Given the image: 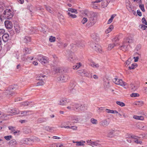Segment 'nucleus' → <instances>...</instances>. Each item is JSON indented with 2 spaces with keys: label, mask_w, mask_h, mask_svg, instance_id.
I'll return each mask as SVG.
<instances>
[{
  "label": "nucleus",
  "mask_w": 147,
  "mask_h": 147,
  "mask_svg": "<svg viewBox=\"0 0 147 147\" xmlns=\"http://www.w3.org/2000/svg\"><path fill=\"white\" fill-rule=\"evenodd\" d=\"M134 42L133 38L131 36L125 38L122 45L120 46L119 49L123 51H127L130 47V44Z\"/></svg>",
  "instance_id": "1"
},
{
  "label": "nucleus",
  "mask_w": 147,
  "mask_h": 147,
  "mask_svg": "<svg viewBox=\"0 0 147 147\" xmlns=\"http://www.w3.org/2000/svg\"><path fill=\"white\" fill-rule=\"evenodd\" d=\"M13 16V12L9 9L5 10L2 15H0V20L2 21L4 19H10Z\"/></svg>",
  "instance_id": "2"
},
{
  "label": "nucleus",
  "mask_w": 147,
  "mask_h": 147,
  "mask_svg": "<svg viewBox=\"0 0 147 147\" xmlns=\"http://www.w3.org/2000/svg\"><path fill=\"white\" fill-rule=\"evenodd\" d=\"M77 74L81 76H85L88 78H92V73L88 70L86 69H82L77 71Z\"/></svg>",
  "instance_id": "3"
},
{
  "label": "nucleus",
  "mask_w": 147,
  "mask_h": 147,
  "mask_svg": "<svg viewBox=\"0 0 147 147\" xmlns=\"http://www.w3.org/2000/svg\"><path fill=\"white\" fill-rule=\"evenodd\" d=\"M97 20V16L96 13H92L91 15L88 20L89 25L92 26L94 25L96 22Z\"/></svg>",
  "instance_id": "4"
},
{
  "label": "nucleus",
  "mask_w": 147,
  "mask_h": 147,
  "mask_svg": "<svg viewBox=\"0 0 147 147\" xmlns=\"http://www.w3.org/2000/svg\"><path fill=\"white\" fill-rule=\"evenodd\" d=\"M38 59L42 64L47 63L49 61L47 57L42 55H40L38 56Z\"/></svg>",
  "instance_id": "5"
},
{
  "label": "nucleus",
  "mask_w": 147,
  "mask_h": 147,
  "mask_svg": "<svg viewBox=\"0 0 147 147\" xmlns=\"http://www.w3.org/2000/svg\"><path fill=\"white\" fill-rule=\"evenodd\" d=\"M138 138L136 136H132L131 137V138L127 139V141L128 142L131 143V141L133 140L137 144H141L142 142L141 141L139 140H138Z\"/></svg>",
  "instance_id": "6"
},
{
  "label": "nucleus",
  "mask_w": 147,
  "mask_h": 147,
  "mask_svg": "<svg viewBox=\"0 0 147 147\" xmlns=\"http://www.w3.org/2000/svg\"><path fill=\"white\" fill-rule=\"evenodd\" d=\"M69 78V77L68 75L66 74H64L58 77L57 80L62 82H65L67 81Z\"/></svg>",
  "instance_id": "7"
},
{
  "label": "nucleus",
  "mask_w": 147,
  "mask_h": 147,
  "mask_svg": "<svg viewBox=\"0 0 147 147\" xmlns=\"http://www.w3.org/2000/svg\"><path fill=\"white\" fill-rule=\"evenodd\" d=\"M113 82L116 84L123 86L125 85V83L122 80L118 78H115L113 79Z\"/></svg>",
  "instance_id": "8"
},
{
  "label": "nucleus",
  "mask_w": 147,
  "mask_h": 147,
  "mask_svg": "<svg viewBox=\"0 0 147 147\" xmlns=\"http://www.w3.org/2000/svg\"><path fill=\"white\" fill-rule=\"evenodd\" d=\"M92 49L97 52L101 53L102 52V48L98 44H94L91 45Z\"/></svg>",
  "instance_id": "9"
},
{
  "label": "nucleus",
  "mask_w": 147,
  "mask_h": 147,
  "mask_svg": "<svg viewBox=\"0 0 147 147\" xmlns=\"http://www.w3.org/2000/svg\"><path fill=\"white\" fill-rule=\"evenodd\" d=\"M82 120V116H81L74 115L71 117V120L74 123H77L78 121Z\"/></svg>",
  "instance_id": "10"
},
{
  "label": "nucleus",
  "mask_w": 147,
  "mask_h": 147,
  "mask_svg": "<svg viewBox=\"0 0 147 147\" xmlns=\"http://www.w3.org/2000/svg\"><path fill=\"white\" fill-rule=\"evenodd\" d=\"M77 106V104L71 102L70 105L67 107V108L69 111L76 110Z\"/></svg>",
  "instance_id": "11"
},
{
  "label": "nucleus",
  "mask_w": 147,
  "mask_h": 147,
  "mask_svg": "<svg viewBox=\"0 0 147 147\" xmlns=\"http://www.w3.org/2000/svg\"><path fill=\"white\" fill-rule=\"evenodd\" d=\"M109 124V122L108 119H105L100 121L99 123L100 125L104 127H106Z\"/></svg>",
  "instance_id": "12"
},
{
  "label": "nucleus",
  "mask_w": 147,
  "mask_h": 147,
  "mask_svg": "<svg viewBox=\"0 0 147 147\" xmlns=\"http://www.w3.org/2000/svg\"><path fill=\"white\" fill-rule=\"evenodd\" d=\"M5 25L6 28L8 29H11L13 27V24L9 20L5 21Z\"/></svg>",
  "instance_id": "13"
},
{
  "label": "nucleus",
  "mask_w": 147,
  "mask_h": 147,
  "mask_svg": "<svg viewBox=\"0 0 147 147\" xmlns=\"http://www.w3.org/2000/svg\"><path fill=\"white\" fill-rule=\"evenodd\" d=\"M76 110L78 111H84L86 110L87 108L84 105L77 104Z\"/></svg>",
  "instance_id": "14"
},
{
  "label": "nucleus",
  "mask_w": 147,
  "mask_h": 147,
  "mask_svg": "<svg viewBox=\"0 0 147 147\" xmlns=\"http://www.w3.org/2000/svg\"><path fill=\"white\" fill-rule=\"evenodd\" d=\"M112 0H102L101 4L102 7L103 8L106 7L109 3Z\"/></svg>",
  "instance_id": "15"
},
{
  "label": "nucleus",
  "mask_w": 147,
  "mask_h": 147,
  "mask_svg": "<svg viewBox=\"0 0 147 147\" xmlns=\"http://www.w3.org/2000/svg\"><path fill=\"white\" fill-rule=\"evenodd\" d=\"M68 100L65 98L61 99L59 100V104L62 106L64 105H65L66 102H69Z\"/></svg>",
  "instance_id": "16"
},
{
  "label": "nucleus",
  "mask_w": 147,
  "mask_h": 147,
  "mask_svg": "<svg viewBox=\"0 0 147 147\" xmlns=\"http://www.w3.org/2000/svg\"><path fill=\"white\" fill-rule=\"evenodd\" d=\"M14 28L15 32L17 33H20L22 30V27L18 25H15Z\"/></svg>",
  "instance_id": "17"
},
{
  "label": "nucleus",
  "mask_w": 147,
  "mask_h": 147,
  "mask_svg": "<svg viewBox=\"0 0 147 147\" xmlns=\"http://www.w3.org/2000/svg\"><path fill=\"white\" fill-rule=\"evenodd\" d=\"M102 1V0H96L95 1L92 2V5L93 7L95 9L98 8V5L97 3L101 2Z\"/></svg>",
  "instance_id": "18"
},
{
  "label": "nucleus",
  "mask_w": 147,
  "mask_h": 147,
  "mask_svg": "<svg viewBox=\"0 0 147 147\" xmlns=\"http://www.w3.org/2000/svg\"><path fill=\"white\" fill-rule=\"evenodd\" d=\"M9 38V35L7 34H4L2 36V39L4 42L7 41Z\"/></svg>",
  "instance_id": "19"
},
{
  "label": "nucleus",
  "mask_w": 147,
  "mask_h": 147,
  "mask_svg": "<svg viewBox=\"0 0 147 147\" xmlns=\"http://www.w3.org/2000/svg\"><path fill=\"white\" fill-rule=\"evenodd\" d=\"M139 86L135 84H130L131 88L133 91L136 90L138 88Z\"/></svg>",
  "instance_id": "20"
},
{
  "label": "nucleus",
  "mask_w": 147,
  "mask_h": 147,
  "mask_svg": "<svg viewBox=\"0 0 147 147\" xmlns=\"http://www.w3.org/2000/svg\"><path fill=\"white\" fill-rule=\"evenodd\" d=\"M9 129L11 131V133H13L15 135L16 133L18 132L19 131H15V127L12 126H9L8 127Z\"/></svg>",
  "instance_id": "21"
},
{
  "label": "nucleus",
  "mask_w": 147,
  "mask_h": 147,
  "mask_svg": "<svg viewBox=\"0 0 147 147\" xmlns=\"http://www.w3.org/2000/svg\"><path fill=\"white\" fill-rule=\"evenodd\" d=\"M98 142V141L93 142L91 146L93 147H100V144Z\"/></svg>",
  "instance_id": "22"
},
{
  "label": "nucleus",
  "mask_w": 147,
  "mask_h": 147,
  "mask_svg": "<svg viewBox=\"0 0 147 147\" xmlns=\"http://www.w3.org/2000/svg\"><path fill=\"white\" fill-rule=\"evenodd\" d=\"M31 140V139L30 138H24L22 140V143L26 144H28L29 143V142Z\"/></svg>",
  "instance_id": "23"
},
{
  "label": "nucleus",
  "mask_w": 147,
  "mask_h": 147,
  "mask_svg": "<svg viewBox=\"0 0 147 147\" xmlns=\"http://www.w3.org/2000/svg\"><path fill=\"white\" fill-rule=\"evenodd\" d=\"M10 112L13 115L18 114L20 113V111L19 110L16 108H14L13 109L11 110V111Z\"/></svg>",
  "instance_id": "24"
},
{
  "label": "nucleus",
  "mask_w": 147,
  "mask_h": 147,
  "mask_svg": "<svg viewBox=\"0 0 147 147\" xmlns=\"http://www.w3.org/2000/svg\"><path fill=\"white\" fill-rule=\"evenodd\" d=\"M30 111H20V113L18 114L20 115L23 116L28 115L29 112H30Z\"/></svg>",
  "instance_id": "25"
},
{
  "label": "nucleus",
  "mask_w": 147,
  "mask_h": 147,
  "mask_svg": "<svg viewBox=\"0 0 147 147\" xmlns=\"http://www.w3.org/2000/svg\"><path fill=\"white\" fill-rule=\"evenodd\" d=\"M76 59V57H73L72 56H70L68 58V61L73 63L75 62Z\"/></svg>",
  "instance_id": "26"
},
{
  "label": "nucleus",
  "mask_w": 147,
  "mask_h": 147,
  "mask_svg": "<svg viewBox=\"0 0 147 147\" xmlns=\"http://www.w3.org/2000/svg\"><path fill=\"white\" fill-rule=\"evenodd\" d=\"M127 8L129 11L131 12L132 11L131 5H130L129 1H128L126 3Z\"/></svg>",
  "instance_id": "27"
},
{
  "label": "nucleus",
  "mask_w": 147,
  "mask_h": 147,
  "mask_svg": "<svg viewBox=\"0 0 147 147\" xmlns=\"http://www.w3.org/2000/svg\"><path fill=\"white\" fill-rule=\"evenodd\" d=\"M106 111L108 113H113V114H115V113H118V112L116 110H111L108 109H106Z\"/></svg>",
  "instance_id": "28"
},
{
  "label": "nucleus",
  "mask_w": 147,
  "mask_h": 147,
  "mask_svg": "<svg viewBox=\"0 0 147 147\" xmlns=\"http://www.w3.org/2000/svg\"><path fill=\"white\" fill-rule=\"evenodd\" d=\"M114 28L113 26L111 25L109 26V27L105 31V32L106 34H108L110 32H111Z\"/></svg>",
  "instance_id": "29"
},
{
  "label": "nucleus",
  "mask_w": 147,
  "mask_h": 147,
  "mask_svg": "<svg viewBox=\"0 0 147 147\" xmlns=\"http://www.w3.org/2000/svg\"><path fill=\"white\" fill-rule=\"evenodd\" d=\"M133 117L136 120H143L144 119V117L142 116H138L137 115H134Z\"/></svg>",
  "instance_id": "30"
},
{
  "label": "nucleus",
  "mask_w": 147,
  "mask_h": 147,
  "mask_svg": "<svg viewBox=\"0 0 147 147\" xmlns=\"http://www.w3.org/2000/svg\"><path fill=\"white\" fill-rule=\"evenodd\" d=\"M82 66V64L80 63H76L75 65L73 66V69H77Z\"/></svg>",
  "instance_id": "31"
},
{
  "label": "nucleus",
  "mask_w": 147,
  "mask_h": 147,
  "mask_svg": "<svg viewBox=\"0 0 147 147\" xmlns=\"http://www.w3.org/2000/svg\"><path fill=\"white\" fill-rule=\"evenodd\" d=\"M76 142L77 146H83L85 142L84 141L81 140L80 142Z\"/></svg>",
  "instance_id": "32"
},
{
  "label": "nucleus",
  "mask_w": 147,
  "mask_h": 147,
  "mask_svg": "<svg viewBox=\"0 0 147 147\" xmlns=\"http://www.w3.org/2000/svg\"><path fill=\"white\" fill-rule=\"evenodd\" d=\"M116 14H114L111 15V18L108 20L107 22V24H109L111 23L114 18L116 16Z\"/></svg>",
  "instance_id": "33"
},
{
  "label": "nucleus",
  "mask_w": 147,
  "mask_h": 147,
  "mask_svg": "<svg viewBox=\"0 0 147 147\" xmlns=\"http://www.w3.org/2000/svg\"><path fill=\"white\" fill-rule=\"evenodd\" d=\"M89 65L94 68H98L99 67V65L98 64L94 62L92 63H88Z\"/></svg>",
  "instance_id": "34"
},
{
  "label": "nucleus",
  "mask_w": 147,
  "mask_h": 147,
  "mask_svg": "<svg viewBox=\"0 0 147 147\" xmlns=\"http://www.w3.org/2000/svg\"><path fill=\"white\" fill-rule=\"evenodd\" d=\"M116 45L115 43H112L109 44L107 48V49L108 50H110L113 48Z\"/></svg>",
  "instance_id": "35"
},
{
  "label": "nucleus",
  "mask_w": 147,
  "mask_h": 147,
  "mask_svg": "<svg viewBox=\"0 0 147 147\" xmlns=\"http://www.w3.org/2000/svg\"><path fill=\"white\" fill-rule=\"evenodd\" d=\"M31 40L30 38L28 36H26L24 39V41L25 42L27 43L30 42Z\"/></svg>",
  "instance_id": "36"
},
{
  "label": "nucleus",
  "mask_w": 147,
  "mask_h": 147,
  "mask_svg": "<svg viewBox=\"0 0 147 147\" xmlns=\"http://www.w3.org/2000/svg\"><path fill=\"white\" fill-rule=\"evenodd\" d=\"M116 104L121 107H123L125 106V104L122 102L119 101H117L116 102Z\"/></svg>",
  "instance_id": "37"
},
{
  "label": "nucleus",
  "mask_w": 147,
  "mask_h": 147,
  "mask_svg": "<svg viewBox=\"0 0 147 147\" xmlns=\"http://www.w3.org/2000/svg\"><path fill=\"white\" fill-rule=\"evenodd\" d=\"M47 119L46 118H40L38 120V121L39 123H42L46 122Z\"/></svg>",
  "instance_id": "38"
},
{
  "label": "nucleus",
  "mask_w": 147,
  "mask_h": 147,
  "mask_svg": "<svg viewBox=\"0 0 147 147\" xmlns=\"http://www.w3.org/2000/svg\"><path fill=\"white\" fill-rule=\"evenodd\" d=\"M137 65L136 63H133L131 65V66L129 67V69H134L135 68L137 67Z\"/></svg>",
  "instance_id": "39"
},
{
  "label": "nucleus",
  "mask_w": 147,
  "mask_h": 147,
  "mask_svg": "<svg viewBox=\"0 0 147 147\" xmlns=\"http://www.w3.org/2000/svg\"><path fill=\"white\" fill-rule=\"evenodd\" d=\"M46 76L45 75L43 74H40L37 76L36 77V79L42 80V78H44Z\"/></svg>",
  "instance_id": "40"
},
{
  "label": "nucleus",
  "mask_w": 147,
  "mask_h": 147,
  "mask_svg": "<svg viewBox=\"0 0 147 147\" xmlns=\"http://www.w3.org/2000/svg\"><path fill=\"white\" fill-rule=\"evenodd\" d=\"M115 131L113 130L111 131L108 133V136L109 137H112L113 136V134Z\"/></svg>",
  "instance_id": "41"
},
{
  "label": "nucleus",
  "mask_w": 147,
  "mask_h": 147,
  "mask_svg": "<svg viewBox=\"0 0 147 147\" xmlns=\"http://www.w3.org/2000/svg\"><path fill=\"white\" fill-rule=\"evenodd\" d=\"M68 11L72 13H74L76 14L78 13L77 10L71 8H69L68 9Z\"/></svg>",
  "instance_id": "42"
},
{
  "label": "nucleus",
  "mask_w": 147,
  "mask_h": 147,
  "mask_svg": "<svg viewBox=\"0 0 147 147\" xmlns=\"http://www.w3.org/2000/svg\"><path fill=\"white\" fill-rule=\"evenodd\" d=\"M24 50L26 53L28 54L30 53L32 51V50L31 49L27 48H25Z\"/></svg>",
  "instance_id": "43"
},
{
  "label": "nucleus",
  "mask_w": 147,
  "mask_h": 147,
  "mask_svg": "<svg viewBox=\"0 0 147 147\" xmlns=\"http://www.w3.org/2000/svg\"><path fill=\"white\" fill-rule=\"evenodd\" d=\"M41 80L39 82H38L36 84V86H42L44 85L45 84V82L42 80Z\"/></svg>",
  "instance_id": "44"
},
{
  "label": "nucleus",
  "mask_w": 147,
  "mask_h": 147,
  "mask_svg": "<svg viewBox=\"0 0 147 147\" xmlns=\"http://www.w3.org/2000/svg\"><path fill=\"white\" fill-rule=\"evenodd\" d=\"M90 121L92 124H96L97 123V120L94 118L91 119Z\"/></svg>",
  "instance_id": "45"
},
{
  "label": "nucleus",
  "mask_w": 147,
  "mask_h": 147,
  "mask_svg": "<svg viewBox=\"0 0 147 147\" xmlns=\"http://www.w3.org/2000/svg\"><path fill=\"white\" fill-rule=\"evenodd\" d=\"M56 127H50L49 129V132H53L56 131Z\"/></svg>",
  "instance_id": "46"
},
{
  "label": "nucleus",
  "mask_w": 147,
  "mask_h": 147,
  "mask_svg": "<svg viewBox=\"0 0 147 147\" xmlns=\"http://www.w3.org/2000/svg\"><path fill=\"white\" fill-rule=\"evenodd\" d=\"M131 59L130 58H129L125 62V65L127 66L129 64H130L131 61Z\"/></svg>",
  "instance_id": "47"
},
{
  "label": "nucleus",
  "mask_w": 147,
  "mask_h": 147,
  "mask_svg": "<svg viewBox=\"0 0 147 147\" xmlns=\"http://www.w3.org/2000/svg\"><path fill=\"white\" fill-rule=\"evenodd\" d=\"M55 37L51 36L49 38V40L51 42H53L55 41Z\"/></svg>",
  "instance_id": "48"
},
{
  "label": "nucleus",
  "mask_w": 147,
  "mask_h": 147,
  "mask_svg": "<svg viewBox=\"0 0 147 147\" xmlns=\"http://www.w3.org/2000/svg\"><path fill=\"white\" fill-rule=\"evenodd\" d=\"M4 138L7 141H9L11 140L12 138V136L11 135L5 136Z\"/></svg>",
  "instance_id": "49"
},
{
  "label": "nucleus",
  "mask_w": 147,
  "mask_h": 147,
  "mask_svg": "<svg viewBox=\"0 0 147 147\" xmlns=\"http://www.w3.org/2000/svg\"><path fill=\"white\" fill-rule=\"evenodd\" d=\"M67 12L68 15L72 18H76L77 16L76 15L72 14L70 12H68V11H67Z\"/></svg>",
  "instance_id": "50"
},
{
  "label": "nucleus",
  "mask_w": 147,
  "mask_h": 147,
  "mask_svg": "<svg viewBox=\"0 0 147 147\" xmlns=\"http://www.w3.org/2000/svg\"><path fill=\"white\" fill-rule=\"evenodd\" d=\"M9 143L10 144H12V145H16L17 144V142L14 139H13L10 140L9 142Z\"/></svg>",
  "instance_id": "51"
},
{
  "label": "nucleus",
  "mask_w": 147,
  "mask_h": 147,
  "mask_svg": "<svg viewBox=\"0 0 147 147\" xmlns=\"http://www.w3.org/2000/svg\"><path fill=\"white\" fill-rule=\"evenodd\" d=\"M139 96V94L136 93H132L130 95V96L132 97H138Z\"/></svg>",
  "instance_id": "52"
},
{
  "label": "nucleus",
  "mask_w": 147,
  "mask_h": 147,
  "mask_svg": "<svg viewBox=\"0 0 147 147\" xmlns=\"http://www.w3.org/2000/svg\"><path fill=\"white\" fill-rule=\"evenodd\" d=\"M119 40V38H118V36H117L115 37L113 39V41L114 42H117Z\"/></svg>",
  "instance_id": "53"
},
{
  "label": "nucleus",
  "mask_w": 147,
  "mask_h": 147,
  "mask_svg": "<svg viewBox=\"0 0 147 147\" xmlns=\"http://www.w3.org/2000/svg\"><path fill=\"white\" fill-rule=\"evenodd\" d=\"M88 21V19H87L86 18H84L82 20L81 22L82 23L84 24L86 23Z\"/></svg>",
  "instance_id": "54"
},
{
  "label": "nucleus",
  "mask_w": 147,
  "mask_h": 147,
  "mask_svg": "<svg viewBox=\"0 0 147 147\" xmlns=\"http://www.w3.org/2000/svg\"><path fill=\"white\" fill-rule=\"evenodd\" d=\"M140 27L144 30H145L146 28H147V26L141 24L140 26Z\"/></svg>",
  "instance_id": "55"
},
{
  "label": "nucleus",
  "mask_w": 147,
  "mask_h": 147,
  "mask_svg": "<svg viewBox=\"0 0 147 147\" xmlns=\"http://www.w3.org/2000/svg\"><path fill=\"white\" fill-rule=\"evenodd\" d=\"M79 47L81 48H83L85 46V43L84 42H83L82 43L80 42L78 45Z\"/></svg>",
  "instance_id": "56"
},
{
  "label": "nucleus",
  "mask_w": 147,
  "mask_h": 147,
  "mask_svg": "<svg viewBox=\"0 0 147 147\" xmlns=\"http://www.w3.org/2000/svg\"><path fill=\"white\" fill-rule=\"evenodd\" d=\"M142 22L143 24L147 25V22L146 21L144 18H143L142 19Z\"/></svg>",
  "instance_id": "57"
},
{
  "label": "nucleus",
  "mask_w": 147,
  "mask_h": 147,
  "mask_svg": "<svg viewBox=\"0 0 147 147\" xmlns=\"http://www.w3.org/2000/svg\"><path fill=\"white\" fill-rule=\"evenodd\" d=\"M97 111L99 112H101L104 109V108L102 107L97 108Z\"/></svg>",
  "instance_id": "58"
},
{
  "label": "nucleus",
  "mask_w": 147,
  "mask_h": 147,
  "mask_svg": "<svg viewBox=\"0 0 147 147\" xmlns=\"http://www.w3.org/2000/svg\"><path fill=\"white\" fill-rule=\"evenodd\" d=\"M139 7L141 10L143 11H145V9H144V6L143 5H139Z\"/></svg>",
  "instance_id": "59"
},
{
  "label": "nucleus",
  "mask_w": 147,
  "mask_h": 147,
  "mask_svg": "<svg viewBox=\"0 0 147 147\" xmlns=\"http://www.w3.org/2000/svg\"><path fill=\"white\" fill-rule=\"evenodd\" d=\"M46 9L47 11H48L49 12L51 13H52V11L51 10L52 9L50 7H46Z\"/></svg>",
  "instance_id": "60"
},
{
  "label": "nucleus",
  "mask_w": 147,
  "mask_h": 147,
  "mask_svg": "<svg viewBox=\"0 0 147 147\" xmlns=\"http://www.w3.org/2000/svg\"><path fill=\"white\" fill-rule=\"evenodd\" d=\"M5 30L3 29H0V35L3 34L5 32Z\"/></svg>",
  "instance_id": "61"
},
{
  "label": "nucleus",
  "mask_w": 147,
  "mask_h": 147,
  "mask_svg": "<svg viewBox=\"0 0 147 147\" xmlns=\"http://www.w3.org/2000/svg\"><path fill=\"white\" fill-rule=\"evenodd\" d=\"M92 142L91 140H88L86 141V142L90 146H91Z\"/></svg>",
  "instance_id": "62"
},
{
  "label": "nucleus",
  "mask_w": 147,
  "mask_h": 147,
  "mask_svg": "<svg viewBox=\"0 0 147 147\" xmlns=\"http://www.w3.org/2000/svg\"><path fill=\"white\" fill-rule=\"evenodd\" d=\"M50 128V126H46L44 127V129L47 131H49V129Z\"/></svg>",
  "instance_id": "63"
},
{
  "label": "nucleus",
  "mask_w": 147,
  "mask_h": 147,
  "mask_svg": "<svg viewBox=\"0 0 147 147\" xmlns=\"http://www.w3.org/2000/svg\"><path fill=\"white\" fill-rule=\"evenodd\" d=\"M56 147H64V146L63 144L59 143L56 144Z\"/></svg>",
  "instance_id": "64"
}]
</instances>
